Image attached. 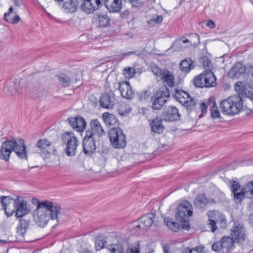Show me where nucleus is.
<instances>
[{"label":"nucleus","instance_id":"nucleus-21","mask_svg":"<svg viewBox=\"0 0 253 253\" xmlns=\"http://www.w3.org/2000/svg\"><path fill=\"white\" fill-rule=\"evenodd\" d=\"M90 126V129H88L87 131L92 132V136L95 137L96 135L98 137H100L105 134V131L97 119L91 120Z\"/></svg>","mask_w":253,"mask_h":253},{"label":"nucleus","instance_id":"nucleus-36","mask_svg":"<svg viewBox=\"0 0 253 253\" xmlns=\"http://www.w3.org/2000/svg\"><path fill=\"white\" fill-rule=\"evenodd\" d=\"M57 78L60 84L63 87L68 86L71 83L69 77L64 73L60 74L57 75Z\"/></svg>","mask_w":253,"mask_h":253},{"label":"nucleus","instance_id":"nucleus-50","mask_svg":"<svg viewBox=\"0 0 253 253\" xmlns=\"http://www.w3.org/2000/svg\"><path fill=\"white\" fill-rule=\"evenodd\" d=\"M211 118H212L214 120L217 119L220 122L221 121V119L222 118V117H221L220 113L217 109H211Z\"/></svg>","mask_w":253,"mask_h":253},{"label":"nucleus","instance_id":"nucleus-44","mask_svg":"<svg viewBox=\"0 0 253 253\" xmlns=\"http://www.w3.org/2000/svg\"><path fill=\"white\" fill-rule=\"evenodd\" d=\"M199 62L203 65L204 68H207V69H211V60L206 56H203L199 58Z\"/></svg>","mask_w":253,"mask_h":253},{"label":"nucleus","instance_id":"nucleus-1","mask_svg":"<svg viewBox=\"0 0 253 253\" xmlns=\"http://www.w3.org/2000/svg\"><path fill=\"white\" fill-rule=\"evenodd\" d=\"M34 204H37V209L34 211V218L40 226H45L49 219L59 221L60 206L56 203L44 200L40 202L38 199L32 200Z\"/></svg>","mask_w":253,"mask_h":253},{"label":"nucleus","instance_id":"nucleus-25","mask_svg":"<svg viewBox=\"0 0 253 253\" xmlns=\"http://www.w3.org/2000/svg\"><path fill=\"white\" fill-rule=\"evenodd\" d=\"M155 213L150 212L147 214L144 215L138 219L140 223L144 226L146 231L150 226L153 223V219L155 217Z\"/></svg>","mask_w":253,"mask_h":253},{"label":"nucleus","instance_id":"nucleus-13","mask_svg":"<svg viewBox=\"0 0 253 253\" xmlns=\"http://www.w3.org/2000/svg\"><path fill=\"white\" fill-rule=\"evenodd\" d=\"M67 121L73 129L79 132L83 131L86 126L85 120L81 115H77L74 117H69L67 118Z\"/></svg>","mask_w":253,"mask_h":253},{"label":"nucleus","instance_id":"nucleus-55","mask_svg":"<svg viewBox=\"0 0 253 253\" xmlns=\"http://www.w3.org/2000/svg\"><path fill=\"white\" fill-rule=\"evenodd\" d=\"M200 108L201 110V114L199 116V118H201V116L207 113L208 105L205 102H202L200 105Z\"/></svg>","mask_w":253,"mask_h":253},{"label":"nucleus","instance_id":"nucleus-62","mask_svg":"<svg viewBox=\"0 0 253 253\" xmlns=\"http://www.w3.org/2000/svg\"><path fill=\"white\" fill-rule=\"evenodd\" d=\"M207 25L211 28H214L215 27V24L212 20L211 19L208 20Z\"/></svg>","mask_w":253,"mask_h":253},{"label":"nucleus","instance_id":"nucleus-46","mask_svg":"<svg viewBox=\"0 0 253 253\" xmlns=\"http://www.w3.org/2000/svg\"><path fill=\"white\" fill-rule=\"evenodd\" d=\"M126 2H128L131 3L132 7L139 8L143 6L145 4V2L143 0H123Z\"/></svg>","mask_w":253,"mask_h":253},{"label":"nucleus","instance_id":"nucleus-11","mask_svg":"<svg viewBox=\"0 0 253 253\" xmlns=\"http://www.w3.org/2000/svg\"><path fill=\"white\" fill-rule=\"evenodd\" d=\"M83 152L86 155L90 156L96 150L95 137L92 136V132L86 131L85 135L83 141Z\"/></svg>","mask_w":253,"mask_h":253},{"label":"nucleus","instance_id":"nucleus-23","mask_svg":"<svg viewBox=\"0 0 253 253\" xmlns=\"http://www.w3.org/2000/svg\"><path fill=\"white\" fill-rule=\"evenodd\" d=\"M208 197L205 194L199 193L194 199V206L198 209H204L208 206Z\"/></svg>","mask_w":253,"mask_h":253},{"label":"nucleus","instance_id":"nucleus-53","mask_svg":"<svg viewBox=\"0 0 253 253\" xmlns=\"http://www.w3.org/2000/svg\"><path fill=\"white\" fill-rule=\"evenodd\" d=\"M150 95L149 91H144L140 94H137V96L140 101L144 100L147 99Z\"/></svg>","mask_w":253,"mask_h":253},{"label":"nucleus","instance_id":"nucleus-40","mask_svg":"<svg viewBox=\"0 0 253 253\" xmlns=\"http://www.w3.org/2000/svg\"><path fill=\"white\" fill-rule=\"evenodd\" d=\"M234 194V201L237 204L241 205L243 200L244 199L245 195L246 194V192H244L243 188L241 189L240 192H236Z\"/></svg>","mask_w":253,"mask_h":253},{"label":"nucleus","instance_id":"nucleus-2","mask_svg":"<svg viewBox=\"0 0 253 253\" xmlns=\"http://www.w3.org/2000/svg\"><path fill=\"white\" fill-rule=\"evenodd\" d=\"M22 138L6 139L1 145L0 149V159L5 161L9 160V156L14 151L17 157L21 159L27 160L28 155L26 146Z\"/></svg>","mask_w":253,"mask_h":253},{"label":"nucleus","instance_id":"nucleus-41","mask_svg":"<svg viewBox=\"0 0 253 253\" xmlns=\"http://www.w3.org/2000/svg\"><path fill=\"white\" fill-rule=\"evenodd\" d=\"M156 94H159L160 96L163 98L164 99H167V98L169 96L170 93L167 86L163 85L160 87Z\"/></svg>","mask_w":253,"mask_h":253},{"label":"nucleus","instance_id":"nucleus-22","mask_svg":"<svg viewBox=\"0 0 253 253\" xmlns=\"http://www.w3.org/2000/svg\"><path fill=\"white\" fill-rule=\"evenodd\" d=\"M104 3L110 12H118L122 8V0H104Z\"/></svg>","mask_w":253,"mask_h":253},{"label":"nucleus","instance_id":"nucleus-47","mask_svg":"<svg viewBox=\"0 0 253 253\" xmlns=\"http://www.w3.org/2000/svg\"><path fill=\"white\" fill-rule=\"evenodd\" d=\"M243 188L244 192H246L248 196L251 197L253 196V181L249 182Z\"/></svg>","mask_w":253,"mask_h":253},{"label":"nucleus","instance_id":"nucleus-54","mask_svg":"<svg viewBox=\"0 0 253 253\" xmlns=\"http://www.w3.org/2000/svg\"><path fill=\"white\" fill-rule=\"evenodd\" d=\"M216 223V221L211 220H208V227L212 232H214L217 230Z\"/></svg>","mask_w":253,"mask_h":253},{"label":"nucleus","instance_id":"nucleus-26","mask_svg":"<svg viewBox=\"0 0 253 253\" xmlns=\"http://www.w3.org/2000/svg\"><path fill=\"white\" fill-rule=\"evenodd\" d=\"M162 120L161 118L156 117L150 123L151 128L152 131L155 133L160 134L163 133L164 126L162 125Z\"/></svg>","mask_w":253,"mask_h":253},{"label":"nucleus","instance_id":"nucleus-20","mask_svg":"<svg viewBox=\"0 0 253 253\" xmlns=\"http://www.w3.org/2000/svg\"><path fill=\"white\" fill-rule=\"evenodd\" d=\"M207 215L209 217L208 220H211L216 221V222L220 223L221 226L222 227L226 226L225 215L218 211H209L207 212Z\"/></svg>","mask_w":253,"mask_h":253},{"label":"nucleus","instance_id":"nucleus-24","mask_svg":"<svg viewBox=\"0 0 253 253\" xmlns=\"http://www.w3.org/2000/svg\"><path fill=\"white\" fill-rule=\"evenodd\" d=\"M102 117L106 125L112 127H119V121L114 115L105 112L102 114Z\"/></svg>","mask_w":253,"mask_h":253},{"label":"nucleus","instance_id":"nucleus-28","mask_svg":"<svg viewBox=\"0 0 253 253\" xmlns=\"http://www.w3.org/2000/svg\"><path fill=\"white\" fill-rule=\"evenodd\" d=\"M180 68L183 72L188 73L195 68V65L190 58H186L181 61Z\"/></svg>","mask_w":253,"mask_h":253},{"label":"nucleus","instance_id":"nucleus-61","mask_svg":"<svg viewBox=\"0 0 253 253\" xmlns=\"http://www.w3.org/2000/svg\"><path fill=\"white\" fill-rule=\"evenodd\" d=\"M127 253H139V250L136 248H130L127 250Z\"/></svg>","mask_w":253,"mask_h":253},{"label":"nucleus","instance_id":"nucleus-16","mask_svg":"<svg viewBox=\"0 0 253 253\" xmlns=\"http://www.w3.org/2000/svg\"><path fill=\"white\" fill-rule=\"evenodd\" d=\"M115 94L113 92L102 93L99 98L100 105L104 108L112 109L116 104Z\"/></svg>","mask_w":253,"mask_h":253},{"label":"nucleus","instance_id":"nucleus-30","mask_svg":"<svg viewBox=\"0 0 253 253\" xmlns=\"http://www.w3.org/2000/svg\"><path fill=\"white\" fill-rule=\"evenodd\" d=\"M133 226L131 231L135 236H139L144 234L147 231L144 226L140 223L138 220L133 222Z\"/></svg>","mask_w":253,"mask_h":253},{"label":"nucleus","instance_id":"nucleus-17","mask_svg":"<svg viewBox=\"0 0 253 253\" xmlns=\"http://www.w3.org/2000/svg\"><path fill=\"white\" fill-rule=\"evenodd\" d=\"M37 147L44 155L55 154L56 152L50 142L46 138L39 140L37 142Z\"/></svg>","mask_w":253,"mask_h":253},{"label":"nucleus","instance_id":"nucleus-51","mask_svg":"<svg viewBox=\"0 0 253 253\" xmlns=\"http://www.w3.org/2000/svg\"><path fill=\"white\" fill-rule=\"evenodd\" d=\"M20 17H19V16L16 15L14 17V18H11L8 17L4 19V21L12 24H15L18 23L20 21Z\"/></svg>","mask_w":253,"mask_h":253},{"label":"nucleus","instance_id":"nucleus-49","mask_svg":"<svg viewBox=\"0 0 253 253\" xmlns=\"http://www.w3.org/2000/svg\"><path fill=\"white\" fill-rule=\"evenodd\" d=\"M229 185L231 191L233 193L238 192V191L241 188L240 184L234 180L230 181Z\"/></svg>","mask_w":253,"mask_h":253},{"label":"nucleus","instance_id":"nucleus-57","mask_svg":"<svg viewBox=\"0 0 253 253\" xmlns=\"http://www.w3.org/2000/svg\"><path fill=\"white\" fill-rule=\"evenodd\" d=\"M188 251L189 253H202V250L198 247L192 249H188Z\"/></svg>","mask_w":253,"mask_h":253},{"label":"nucleus","instance_id":"nucleus-59","mask_svg":"<svg viewBox=\"0 0 253 253\" xmlns=\"http://www.w3.org/2000/svg\"><path fill=\"white\" fill-rule=\"evenodd\" d=\"M3 209L4 210L5 213L6 214L7 217H10L14 212H15V211H14V208L11 210L9 212L7 211V208L3 207Z\"/></svg>","mask_w":253,"mask_h":253},{"label":"nucleus","instance_id":"nucleus-37","mask_svg":"<svg viewBox=\"0 0 253 253\" xmlns=\"http://www.w3.org/2000/svg\"><path fill=\"white\" fill-rule=\"evenodd\" d=\"M163 17L161 15H154L152 18L148 20L147 23L149 27H153L156 25L160 24L163 21Z\"/></svg>","mask_w":253,"mask_h":253},{"label":"nucleus","instance_id":"nucleus-9","mask_svg":"<svg viewBox=\"0 0 253 253\" xmlns=\"http://www.w3.org/2000/svg\"><path fill=\"white\" fill-rule=\"evenodd\" d=\"M173 96L190 112L196 106V103L195 100L187 92L183 90L175 89V93H173Z\"/></svg>","mask_w":253,"mask_h":253},{"label":"nucleus","instance_id":"nucleus-56","mask_svg":"<svg viewBox=\"0 0 253 253\" xmlns=\"http://www.w3.org/2000/svg\"><path fill=\"white\" fill-rule=\"evenodd\" d=\"M152 72L158 77H160L162 76L163 73V71L160 70L158 67L155 66L152 68Z\"/></svg>","mask_w":253,"mask_h":253},{"label":"nucleus","instance_id":"nucleus-58","mask_svg":"<svg viewBox=\"0 0 253 253\" xmlns=\"http://www.w3.org/2000/svg\"><path fill=\"white\" fill-rule=\"evenodd\" d=\"M7 91L9 92V94L11 95H15V93L17 92V89L14 87H13L12 86L10 87H8Z\"/></svg>","mask_w":253,"mask_h":253},{"label":"nucleus","instance_id":"nucleus-33","mask_svg":"<svg viewBox=\"0 0 253 253\" xmlns=\"http://www.w3.org/2000/svg\"><path fill=\"white\" fill-rule=\"evenodd\" d=\"M190 43L189 39L181 38L174 41L172 45V47L177 50H181L183 49V43Z\"/></svg>","mask_w":253,"mask_h":253},{"label":"nucleus","instance_id":"nucleus-19","mask_svg":"<svg viewBox=\"0 0 253 253\" xmlns=\"http://www.w3.org/2000/svg\"><path fill=\"white\" fill-rule=\"evenodd\" d=\"M245 65L239 62L237 63L228 72V76L232 79H238L246 72Z\"/></svg>","mask_w":253,"mask_h":253},{"label":"nucleus","instance_id":"nucleus-64","mask_svg":"<svg viewBox=\"0 0 253 253\" xmlns=\"http://www.w3.org/2000/svg\"><path fill=\"white\" fill-rule=\"evenodd\" d=\"M164 253H169V247L168 245H166L163 247Z\"/></svg>","mask_w":253,"mask_h":253},{"label":"nucleus","instance_id":"nucleus-38","mask_svg":"<svg viewBox=\"0 0 253 253\" xmlns=\"http://www.w3.org/2000/svg\"><path fill=\"white\" fill-rule=\"evenodd\" d=\"M109 250L111 253H126L125 249L122 244H117L111 245Z\"/></svg>","mask_w":253,"mask_h":253},{"label":"nucleus","instance_id":"nucleus-8","mask_svg":"<svg viewBox=\"0 0 253 253\" xmlns=\"http://www.w3.org/2000/svg\"><path fill=\"white\" fill-rule=\"evenodd\" d=\"M235 242L230 236H224L219 241L214 243L211 248L215 252L229 253L234 249Z\"/></svg>","mask_w":253,"mask_h":253},{"label":"nucleus","instance_id":"nucleus-29","mask_svg":"<svg viewBox=\"0 0 253 253\" xmlns=\"http://www.w3.org/2000/svg\"><path fill=\"white\" fill-rule=\"evenodd\" d=\"M161 79L166 82L169 86L172 87L174 84V77L172 74L168 70H163V73Z\"/></svg>","mask_w":253,"mask_h":253},{"label":"nucleus","instance_id":"nucleus-60","mask_svg":"<svg viewBox=\"0 0 253 253\" xmlns=\"http://www.w3.org/2000/svg\"><path fill=\"white\" fill-rule=\"evenodd\" d=\"M13 8L12 6H10L8 9V12H6L4 14V17H3V19H5L7 18H8L10 15V14L13 12Z\"/></svg>","mask_w":253,"mask_h":253},{"label":"nucleus","instance_id":"nucleus-6","mask_svg":"<svg viewBox=\"0 0 253 253\" xmlns=\"http://www.w3.org/2000/svg\"><path fill=\"white\" fill-rule=\"evenodd\" d=\"M193 82L199 87H210L216 85V78L211 69H207L194 78Z\"/></svg>","mask_w":253,"mask_h":253},{"label":"nucleus","instance_id":"nucleus-3","mask_svg":"<svg viewBox=\"0 0 253 253\" xmlns=\"http://www.w3.org/2000/svg\"><path fill=\"white\" fill-rule=\"evenodd\" d=\"M243 102L239 95H234L220 102V108L223 114L226 115L235 116L242 110Z\"/></svg>","mask_w":253,"mask_h":253},{"label":"nucleus","instance_id":"nucleus-5","mask_svg":"<svg viewBox=\"0 0 253 253\" xmlns=\"http://www.w3.org/2000/svg\"><path fill=\"white\" fill-rule=\"evenodd\" d=\"M61 141L62 145H66V154L68 156H74L80 143L75 134L71 131H65L62 134Z\"/></svg>","mask_w":253,"mask_h":253},{"label":"nucleus","instance_id":"nucleus-15","mask_svg":"<svg viewBox=\"0 0 253 253\" xmlns=\"http://www.w3.org/2000/svg\"><path fill=\"white\" fill-rule=\"evenodd\" d=\"M54 1L59 5H62L61 8L65 13H74L79 7L78 0H54Z\"/></svg>","mask_w":253,"mask_h":253},{"label":"nucleus","instance_id":"nucleus-31","mask_svg":"<svg viewBox=\"0 0 253 253\" xmlns=\"http://www.w3.org/2000/svg\"><path fill=\"white\" fill-rule=\"evenodd\" d=\"M16 200V199H13L12 197L2 196L0 197V202L1 203L2 207H9L8 209L10 208L11 205L14 206V201Z\"/></svg>","mask_w":253,"mask_h":253},{"label":"nucleus","instance_id":"nucleus-14","mask_svg":"<svg viewBox=\"0 0 253 253\" xmlns=\"http://www.w3.org/2000/svg\"><path fill=\"white\" fill-rule=\"evenodd\" d=\"M180 115L175 107L170 106L164 110L161 114V118L165 122H173L178 121Z\"/></svg>","mask_w":253,"mask_h":253},{"label":"nucleus","instance_id":"nucleus-43","mask_svg":"<svg viewBox=\"0 0 253 253\" xmlns=\"http://www.w3.org/2000/svg\"><path fill=\"white\" fill-rule=\"evenodd\" d=\"M98 21L99 26L100 27H106L109 25L110 19L109 17L105 14L98 16Z\"/></svg>","mask_w":253,"mask_h":253},{"label":"nucleus","instance_id":"nucleus-42","mask_svg":"<svg viewBox=\"0 0 253 253\" xmlns=\"http://www.w3.org/2000/svg\"><path fill=\"white\" fill-rule=\"evenodd\" d=\"M29 222L26 219H20L18 225L17 230L22 234L25 233L26 229L29 227Z\"/></svg>","mask_w":253,"mask_h":253},{"label":"nucleus","instance_id":"nucleus-39","mask_svg":"<svg viewBox=\"0 0 253 253\" xmlns=\"http://www.w3.org/2000/svg\"><path fill=\"white\" fill-rule=\"evenodd\" d=\"M106 243L105 238L101 235H98L95 241V247L96 250H100L102 249Z\"/></svg>","mask_w":253,"mask_h":253},{"label":"nucleus","instance_id":"nucleus-32","mask_svg":"<svg viewBox=\"0 0 253 253\" xmlns=\"http://www.w3.org/2000/svg\"><path fill=\"white\" fill-rule=\"evenodd\" d=\"M164 222L167 226L171 230L177 232L179 229V224L174 222L172 219L167 217L164 219Z\"/></svg>","mask_w":253,"mask_h":253},{"label":"nucleus","instance_id":"nucleus-52","mask_svg":"<svg viewBox=\"0 0 253 253\" xmlns=\"http://www.w3.org/2000/svg\"><path fill=\"white\" fill-rule=\"evenodd\" d=\"M244 95L250 98L251 100L253 101V87H249L247 88Z\"/></svg>","mask_w":253,"mask_h":253},{"label":"nucleus","instance_id":"nucleus-35","mask_svg":"<svg viewBox=\"0 0 253 253\" xmlns=\"http://www.w3.org/2000/svg\"><path fill=\"white\" fill-rule=\"evenodd\" d=\"M44 93V90L42 86H36L34 87L31 95L33 98L35 99L42 97Z\"/></svg>","mask_w":253,"mask_h":253},{"label":"nucleus","instance_id":"nucleus-27","mask_svg":"<svg viewBox=\"0 0 253 253\" xmlns=\"http://www.w3.org/2000/svg\"><path fill=\"white\" fill-rule=\"evenodd\" d=\"M152 107L154 109L160 110L167 101V99H164L159 96V94H155L151 97Z\"/></svg>","mask_w":253,"mask_h":253},{"label":"nucleus","instance_id":"nucleus-10","mask_svg":"<svg viewBox=\"0 0 253 253\" xmlns=\"http://www.w3.org/2000/svg\"><path fill=\"white\" fill-rule=\"evenodd\" d=\"M230 230L231 237L238 244H243L247 239L246 228L242 223L234 221Z\"/></svg>","mask_w":253,"mask_h":253},{"label":"nucleus","instance_id":"nucleus-7","mask_svg":"<svg viewBox=\"0 0 253 253\" xmlns=\"http://www.w3.org/2000/svg\"><path fill=\"white\" fill-rule=\"evenodd\" d=\"M110 141L113 147L124 148L126 145V135L119 127H112L108 133Z\"/></svg>","mask_w":253,"mask_h":253},{"label":"nucleus","instance_id":"nucleus-48","mask_svg":"<svg viewBox=\"0 0 253 253\" xmlns=\"http://www.w3.org/2000/svg\"><path fill=\"white\" fill-rule=\"evenodd\" d=\"M135 69L131 67H126L123 70V74L126 78H131L135 75Z\"/></svg>","mask_w":253,"mask_h":253},{"label":"nucleus","instance_id":"nucleus-63","mask_svg":"<svg viewBox=\"0 0 253 253\" xmlns=\"http://www.w3.org/2000/svg\"><path fill=\"white\" fill-rule=\"evenodd\" d=\"M248 220L250 225L253 227V213L249 216Z\"/></svg>","mask_w":253,"mask_h":253},{"label":"nucleus","instance_id":"nucleus-18","mask_svg":"<svg viewBox=\"0 0 253 253\" xmlns=\"http://www.w3.org/2000/svg\"><path fill=\"white\" fill-rule=\"evenodd\" d=\"M119 89L123 97L127 99H132L134 97V92L128 82H120Z\"/></svg>","mask_w":253,"mask_h":253},{"label":"nucleus","instance_id":"nucleus-4","mask_svg":"<svg viewBox=\"0 0 253 253\" xmlns=\"http://www.w3.org/2000/svg\"><path fill=\"white\" fill-rule=\"evenodd\" d=\"M192 213L193 207L191 203L188 201H183L178 207L175 217L179 222L185 223L180 224L183 229L188 230L190 228L188 218Z\"/></svg>","mask_w":253,"mask_h":253},{"label":"nucleus","instance_id":"nucleus-45","mask_svg":"<svg viewBox=\"0 0 253 253\" xmlns=\"http://www.w3.org/2000/svg\"><path fill=\"white\" fill-rule=\"evenodd\" d=\"M189 40L191 45H198L200 43V37L196 33H192L189 35Z\"/></svg>","mask_w":253,"mask_h":253},{"label":"nucleus","instance_id":"nucleus-12","mask_svg":"<svg viewBox=\"0 0 253 253\" xmlns=\"http://www.w3.org/2000/svg\"><path fill=\"white\" fill-rule=\"evenodd\" d=\"M14 211L17 218L22 217L27 213L29 210L27 206V202L21 196H17L16 200L14 201Z\"/></svg>","mask_w":253,"mask_h":253},{"label":"nucleus","instance_id":"nucleus-34","mask_svg":"<svg viewBox=\"0 0 253 253\" xmlns=\"http://www.w3.org/2000/svg\"><path fill=\"white\" fill-rule=\"evenodd\" d=\"M247 88L244 85L242 81H238L235 84V89L238 93L236 95H239L242 98L244 97Z\"/></svg>","mask_w":253,"mask_h":253}]
</instances>
